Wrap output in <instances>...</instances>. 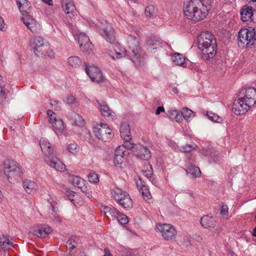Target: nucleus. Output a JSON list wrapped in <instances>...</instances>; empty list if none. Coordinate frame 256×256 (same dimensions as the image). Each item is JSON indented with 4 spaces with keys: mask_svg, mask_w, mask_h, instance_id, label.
I'll return each mask as SVG.
<instances>
[{
    "mask_svg": "<svg viewBox=\"0 0 256 256\" xmlns=\"http://www.w3.org/2000/svg\"><path fill=\"white\" fill-rule=\"evenodd\" d=\"M241 20L244 22L252 20V17L253 15L252 8H250L245 6L242 10L240 12Z\"/></svg>",
    "mask_w": 256,
    "mask_h": 256,
    "instance_id": "26",
    "label": "nucleus"
},
{
    "mask_svg": "<svg viewBox=\"0 0 256 256\" xmlns=\"http://www.w3.org/2000/svg\"><path fill=\"white\" fill-rule=\"evenodd\" d=\"M164 112V108L162 106H158L156 110V115H158L160 113V112Z\"/></svg>",
    "mask_w": 256,
    "mask_h": 256,
    "instance_id": "56",
    "label": "nucleus"
},
{
    "mask_svg": "<svg viewBox=\"0 0 256 256\" xmlns=\"http://www.w3.org/2000/svg\"><path fill=\"white\" fill-rule=\"evenodd\" d=\"M128 154V152L127 150H125V146H120L116 148L114 155L119 154L121 156H126Z\"/></svg>",
    "mask_w": 256,
    "mask_h": 256,
    "instance_id": "45",
    "label": "nucleus"
},
{
    "mask_svg": "<svg viewBox=\"0 0 256 256\" xmlns=\"http://www.w3.org/2000/svg\"><path fill=\"white\" fill-rule=\"evenodd\" d=\"M54 221L56 223H60L62 222V220L60 218L56 217L54 219Z\"/></svg>",
    "mask_w": 256,
    "mask_h": 256,
    "instance_id": "62",
    "label": "nucleus"
},
{
    "mask_svg": "<svg viewBox=\"0 0 256 256\" xmlns=\"http://www.w3.org/2000/svg\"><path fill=\"white\" fill-rule=\"evenodd\" d=\"M254 28L250 27L248 28L241 29L238 32V44L241 48H248L254 39Z\"/></svg>",
    "mask_w": 256,
    "mask_h": 256,
    "instance_id": "8",
    "label": "nucleus"
},
{
    "mask_svg": "<svg viewBox=\"0 0 256 256\" xmlns=\"http://www.w3.org/2000/svg\"><path fill=\"white\" fill-rule=\"evenodd\" d=\"M66 102L68 104H72L75 102V98L72 96H68L66 98Z\"/></svg>",
    "mask_w": 256,
    "mask_h": 256,
    "instance_id": "53",
    "label": "nucleus"
},
{
    "mask_svg": "<svg viewBox=\"0 0 256 256\" xmlns=\"http://www.w3.org/2000/svg\"><path fill=\"white\" fill-rule=\"evenodd\" d=\"M112 196L120 205L125 208H130L132 206V202L129 194L121 189L116 188L112 190Z\"/></svg>",
    "mask_w": 256,
    "mask_h": 256,
    "instance_id": "6",
    "label": "nucleus"
},
{
    "mask_svg": "<svg viewBox=\"0 0 256 256\" xmlns=\"http://www.w3.org/2000/svg\"><path fill=\"white\" fill-rule=\"evenodd\" d=\"M146 46L148 50L151 52H154L155 50L158 49L162 46L160 42L156 40H148Z\"/></svg>",
    "mask_w": 256,
    "mask_h": 256,
    "instance_id": "28",
    "label": "nucleus"
},
{
    "mask_svg": "<svg viewBox=\"0 0 256 256\" xmlns=\"http://www.w3.org/2000/svg\"><path fill=\"white\" fill-rule=\"evenodd\" d=\"M182 112L183 114V118L187 121L190 118L194 116V112L187 108H183Z\"/></svg>",
    "mask_w": 256,
    "mask_h": 256,
    "instance_id": "38",
    "label": "nucleus"
},
{
    "mask_svg": "<svg viewBox=\"0 0 256 256\" xmlns=\"http://www.w3.org/2000/svg\"><path fill=\"white\" fill-rule=\"evenodd\" d=\"M68 247L70 250L69 254L70 255H72L73 253L72 252V250L75 248V246L74 245L71 244L70 243H68Z\"/></svg>",
    "mask_w": 256,
    "mask_h": 256,
    "instance_id": "57",
    "label": "nucleus"
},
{
    "mask_svg": "<svg viewBox=\"0 0 256 256\" xmlns=\"http://www.w3.org/2000/svg\"><path fill=\"white\" fill-rule=\"evenodd\" d=\"M214 0H186L184 4V12L187 18L198 22L208 15Z\"/></svg>",
    "mask_w": 256,
    "mask_h": 256,
    "instance_id": "1",
    "label": "nucleus"
},
{
    "mask_svg": "<svg viewBox=\"0 0 256 256\" xmlns=\"http://www.w3.org/2000/svg\"><path fill=\"white\" fill-rule=\"evenodd\" d=\"M45 162L51 168L57 171L63 172L66 170V166L60 160L55 156L54 154L44 158Z\"/></svg>",
    "mask_w": 256,
    "mask_h": 256,
    "instance_id": "12",
    "label": "nucleus"
},
{
    "mask_svg": "<svg viewBox=\"0 0 256 256\" xmlns=\"http://www.w3.org/2000/svg\"><path fill=\"white\" fill-rule=\"evenodd\" d=\"M16 4L22 16L25 14L30 8V3L26 0H16Z\"/></svg>",
    "mask_w": 256,
    "mask_h": 256,
    "instance_id": "31",
    "label": "nucleus"
},
{
    "mask_svg": "<svg viewBox=\"0 0 256 256\" xmlns=\"http://www.w3.org/2000/svg\"><path fill=\"white\" fill-rule=\"evenodd\" d=\"M4 26V22L2 18L0 16V30H2Z\"/></svg>",
    "mask_w": 256,
    "mask_h": 256,
    "instance_id": "59",
    "label": "nucleus"
},
{
    "mask_svg": "<svg viewBox=\"0 0 256 256\" xmlns=\"http://www.w3.org/2000/svg\"><path fill=\"white\" fill-rule=\"evenodd\" d=\"M74 122L76 125L78 126H83L84 124V120L82 116L78 114H74Z\"/></svg>",
    "mask_w": 256,
    "mask_h": 256,
    "instance_id": "44",
    "label": "nucleus"
},
{
    "mask_svg": "<svg viewBox=\"0 0 256 256\" xmlns=\"http://www.w3.org/2000/svg\"><path fill=\"white\" fill-rule=\"evenodd\" d=\"M127 43L128 48L132 51V54H130L132 60L136 65H140L142 58L138 54L140 45L138 40L135 36L130 35L127 38Z\"/></svg>",
    "mask_w": 256,
    "mask_h": 256,
    "instance_id": "9",
    "label": "nucleus"
},
{
    "mask_svg": "<svg viewBox=\"0 0 256 256\" xmlns=\"http://www.w3.org/2000/svg\"><path fill=\"white\" fill-rule=\"evenodd\" d=\"M147 168H148V170H142V171L144 172V173H146V176H150L152 174V168L151 166H150L149 164H148L147 165Z\"/></svg>",
    "mask_w": 256,
    "mask_h": 256,
    "instance_id": "51",
    "label": "nucleus"
},
{
    "mask_svg": "<svg viewBox=\"0 0 256 256\" xmlns=\"http://www.w3.org/2000/svg\"><path fill=\"white\" fill-rule=\"evenodd\" d=\"M88 176V180L90 182L96 184L99 182L98 175L94 172L90 173Z\"/></svg>",
    "mask_w": 256,
    "mask_h": 256,
    "instance_id": "46",
    "label": "nucleus"
},
{
    "mask_svg": "<svg viewBox=\"0 0 256 256\" xmlns=\"http://www.w3.org/2000/svg\"><path fill=\"white\" fill-rule=\"evenodd\" d=\"M82 52L86 53V54H90L92 52V44L91 42L86 44L82 48H80Z\"/></svg>",
    "mask_w": 256,
    "mask_h": 256,
    "instance_id": "41",
    "label": "nucleus"
},
{
    "mask_svg": "<svg viewBox=\"0 0 256 256\" xmlns=\"http://www.w3.org/2000/svg\"><path fill=\"white\" fill-rule=\"evenodd\" d=\"M99 110L102 114L108 120H112L115 116L113 112L104 102H98Z\"/></svg>",
    "mask_w": 256,
    "mask_h": 256,
    "instance_id": "20",
    "label": "nucleus"
},
{
    "mask_svg": "<svg viewBox=\"0 0 256 256\" xmlns=\"http://www.w3.org/2000/svg\"><path fill=\"white\" fill-rule=\"evenodd\" d=\"M194 150V148L190 144H186L181 148V150L184 152H190Z\"/></svg>",
    "mask_w": 256,
    "mask_h": 256,
    "instance_id": "49",
    "label": "nucleus"
},
{
    "mask_svg": "<svg viewBox=\"0 0 256 256\" xmlns=\"http://www.w3.org/2000/svg\"><path fill=\"white\" fill-rule=\"evenodd\" d=\"M40 145L44 155V157H46L54 154V148L52 146V144L46 138H42L40 140Z\"/></svg>",
    "mask_w": 256,
    "mask_h": 256,
    "instance_id": "18",
    "label": "nucleus"
},
{
    "mask_svg": "<svg viewBox=\"0 0 256 256\" xmlns=\"http://www.w3.org/2000/svg\"><path fill=\"white\" fill-rule=\"evenodd\" d=\"M183 114L182 111H179V114H177L174 120L178 122H181L182 120Z\"/></svg>",
    "mask_w": 256,
    "mask_h": 256,
    "instance_id": "50",
    "label": "nucleus"
},
{
    "mask_svg": "<svg viewBox=\"0 0 256 256\" xmlns=\"http://www.w3.org/2000/svg\"><path fill=\"white\" fill-rule=\"evenodd\" d=\"M250 46H253L254 48L256 47V39H254L250 44Z\"/></svg>",
    "mask_w": 256,
    "mask_h": 256,
    "instance_id": "61",
    "label": "nucleus"
},
{
    "mask_svg": "<svg viewBox=\"0 0 256 256\" xmlns=\"http://www.w3.org/2000/svg\"><path fill=\"white\" fill-rule=\"evenodd\" d=\"M156 13V10L153 6H149L145 10V14L148 18H151L154 16Z\"/></svg>",
    "mask_w": 256,
    "mask_h": 256,
    "instance_id": "39",
    "label": "nucleus"
},
{
    "mask_svg": "<svg viewBox=\"0 0 256 256\" xmlns=\"http://www.w3.org/2000/svg\"><path fill=\"white\" fill-rule=\"evenodd\" d=\"M192 162L190 161L186 166V172L190 174L192 178H198L201 175V172L198 166L192 164Z\"/></svg>",
    "mask_w": 256,
    "mask_h": 256,
    "instance_id": "23",
    "label": "nucleus"
},
{
    "mask_svg": "<svg viewBox=\"0 0 256 256\" xmlns=\"http://www.w3.org/2000/svg\"><path fill=\"white\" fill-rule=\"evenodd\" d=\"M44 3L48 4V6H52L53 5L52 0H42Z\"/></svg>",
    "mask_w": 256,
    "mask_h": 256,
    "instance_id": "58",
    "label": "nucleus"
},
{
    "mask_svg": "<svg viewBox=\"0 0 256 256\" xmlns=\"http://www.w3.org/2000/svg\"><path fill=\"white\" fill-rule=\"evenodd\" d=\"M12 242L6 236H0V250L6 251L8 250Z\"/></svg>",
    "mask_w": 256,
    "mask_h": 256,
    "instance_id": "29",
    "label": "nucleus"
},
{
    "mask_svg": "<svg viewBox=\"0 0 256 256\" xmlns=\"http://www.w3.org/2000/svg\"><path fill=\"white\" fill-rule=\"evenodd\" d=\"M200 222L204 228L208 229L215 228L216 232L220 230V227L216 226V220L212 216H204L200 218Z\"/></svg>",
    "mask_w": 256,
    "mask_h": 256,
    "instance_id": "16",
    "label": "nucleus"
},
{
    "mask_svg": "<svg viewBox=\"0 0 256 256\" xmlns=\"http://www.w3.org/2000/svg\"><path fill=\"white\" fill-rule=\"evenodd\" d=\"M69 181L75 186L81 188L84 182L82 178L79 176H72L69 177Z\"/></svg>",
    "mask_w": 256,
    "mask_h": 256,
    "instance_id": "33",
    "label": "nucleus"
},
{
    "mask_svg": "<svg viewBox=\"0 0 256 256\" xmlns=\"http://www.w3.org/2000/svg\"><path fill=\"white\" fill-rule=\"evenodd\" d=\"M102 36L110 43H112L115 40L114 30L110 25H108L101 32Z\"/></svg>",
    "mask_w": 256,
    "mask_h": 256,
    "instance_id": "19",
    "label": "nucleus"
},
{
    "mask_svg": "<svg viewBox=\"0 0 256 256\" xmlns=\"http://www.w3.org/2000/svg\"><path fill=\"white\" fill-rule=\"evenodd\" d=\"M198 48L206 60L212 58L216 53V41L214 36L208 32H202L198 37Z\"/></svg>",
    "mask_w": 256,
    "mask_h": 256,
    "instance_id": "2",
    "label": "nucleus"
},
{
    "mask_svg": "<svg viewBox=\"0 0 256 256\" xmlns=\"http://www.w3.org/2000/svg\"><path fill=\"white\" fill-rule=\"evenodd\" d=\"M120 132L122 138L124 141H129L132 139L130 126L127 122H123L121 124Z\"/></svg>",
    "mask_w": 256,
    "mask_h": 256,
    "instance_id": "22",
    "label": "nucleus"
},
{
    "mask_svg": "<svg viewBox=\"0 0 256 256\" xmlns=\"http://www.w3.org/2000/svg\"><path fill=\"white\" fill-rule=\"evenodd\" d=\"M108 55L112 60H116L125 58L127 55V52L124 48H116L113 50H110L108 52Z\"/></svg>",
    "mask_w": 256,
    "mask_h": 256,
    "instance_id": "21",
    "label": "nucleus"
},
{
    "mask_svg": "<svg viewBox=\"0 0 256 256\" xmlns=\"http://www.w3.org/2000/svg\"><path fill=\"white\" fill-rule=\"evenodd\" d=\"M22 20L32 32L36 33L40 30L39 24L28 12L22 16Z\"/></svg>",
    "mask_w": 256,
    "mask_h": 256,
    "instance_id": "14",
    "label": "nucleus"
},
{
    "mask_svg": "<svg viewBox=\"0 0 256 256\" xmlns=\"http://www.w3.org/2000/svg\"><path fill=\"white\" fill-rule=\"evenodd\" d=\"M253 236H256V226L255 227V228H254V231H253Z\"/></svg>",
    "mask_w": 256,
    "mask_h": 256,
    "instance_id": "64",
    "label": "nucleus"
},
{
    "mask_svg": "<svg viewBox=\"0 0 256 256\" xmlns=\"http://www.w3.org/2000/svg\"><path fill=\"white\" fill-rule=\"evenodd\" d=\"M4 174L11 183L14 182L21 176L22 170L19 164L12 160L8 159L4 162Z\"/></svg>",
    "mask_w": 256,
    "mask_h": 256,
    "instance_id": "4",
    "label": "nucleus"
},
{
    "mask_svg": "<svg viewBox=\"0 0 256 256\" xmlns=\"http://www.w3.org/2000/svg\"><path fill=\"white\" fill-rule=\"evenodd\" d=\"M104 256H112L110 252L108 250L107 248L104 249Z\"/></svg>",
    "mask_w": 256,
    "mask_h": 256,
    "instance_id": "60",
    "label": "nucleus"
},
{
    "mask_svg": "<svg viewBox=\"0 0 256 256\" xmlns=\"http://www.w3.org/2000/svg\"><path fill=\"white\" fill-rule=\"evenodd\" d=\"M244 95L256 101V88H248L245 89Z\"/></svg>",
    "mask_w": 256,
    "mask_h": 256,
    "instance_id": "37",
    "label": "nucleus"
},
{
    "mask_svg": "<svg viewBox=\"0 0 256 256\" xmlns=\"http://www.w3.org/2000/svg\"><path fill=\"white\" fill-rule=\"evenodd\" d=\"M177 114H179V111L176 110H170L168 111L167 114L169 118L172 120H174Z\"/></svg>",
    "mask_w": 256,
    "mask_h": 256,
    "instance_id": "47",
    "label": "nucleus"
},
{
    "mask_svg": "<svg viewBox=\"0 0 256 256\" xmlns=\"http://www.w3.org/2000/svg\"><path fill=\"white\" fill-rule=\"evenodd\" d=\"M93 132L98 139L104 141L109 140L112 137L111 130L106 124H97L93 128Z\"/></svg>",
    "mask_w": 256,
    "mask_h": 256,
    "instance_id": "10",
    "label": "nucleus"
},
{
    "mask_svg": "<svg viewBox=\"0 0 256 256\" xmlns=\"http://www.w3.org/2000/svg\"><path fill=\"white\" fill-rule=\"evenodd\" d=\"M117 220L121 224H124L128 222V218L126 214L120 212L116 218Z\"/></svg>",
    "mask_w": 256,
    "mask_h": 256,
    "instance_id": "42",
    "label": "nucleus"
},
{
    "mask_svg": "<svg viewBox=\"0 0 256 256\" xmlns=\"http://www.w3.org/2000/svg\"><path fill=\"white\" fill-rule=\"evenodd\" d=\"M78 42L80 48H82V46H84L86 44L90 42L88 37L84 33L79 34L78 36Z\"/></svg>",
    "mask_w": 256,
    "mask_h": 256,
    "instance_id": "34",
    "label": "nucleus"
},
{
    "mask_svg": "<svg viewBox=\"0 0 256 256\" xmlns=\"http://www.w3.org/2000/svg\"><path fill=\"white\" fill-rule=\"evenodd\" d=\"M66 150L72 155L76 154L79 151L78 146L75 143H71L67 146Z\"/></svg>",
    "mask_w": 256,
    "mask_h": 256,
    "instance_id": "36",
    "label": "nucleus"
},
{
    "mask_svg": "<svg viewBox=\"0 0 256 256\" xmlns=\"http://www.w3.org/2000/svg\"><path fill=\"white\" fill-rule=\"evenodd\" d=\"M30 46L33 49L34 54L38 57L53 56L54 52L50 49L48 42L40 36H34L29 41Z\"/></svg>",
    "mask_w": 256,
    "mask_h": 256,
    "instance_id": "3",
    "label": "nucleus"
},
{
    "mask_svg": "<svg viewBox=\"0 0 256 256\" xmlns=\"http://www.w3.org/2000/svg\"><path fill=\"white\" fill-rule=\"evenodd\" d=\"M172 62L176 65L183 66L186 62V59L182 54L174 53L172 56Z\"/></svg>",
    "mask_w": 256,
    "mask_h": 256,
    "instance_id": "30",
    "label": "nucleus"
},
{
    "mask_svg": "<svg viewBox=\"0 0 256 256\" xmlns=\"http://www.w3.org/2000/svg\"><path fill=\"white\" fill-rule=\"evenodd\" d=\"M65 13L69 15V17L72 18L76 15V8L73 2L68 0L66 2L64 6H62Z\"/></svg>",
    "mask_w": 256,
    "mask_h": 256,
    "instance_id": "24",
    "label": "nucleus"
},
{
    "mask_svg": "<svg viewBox=\"0 0 256 256\" xmlns=\"http://www.w3.org/2000/svg\"><path fill=\"white\" fill-rule=\"evenodd\" d=\"M86 72L94 82H100L104 80V76L100 70L94 66H86Z\"/></svg>",
    "mask_w": 256,
    "mask_h": 256,
    "instance_id": "13",
    "label": "nucleus"
},
{
    "mask_svg": "<svg viewBox=\"0 0 256 256\" xmlns=\"http://www.w3.org/2000/svg\"><path fill=\"white\" fill-rule=\"evenodd\" d=\"M104 214H108L114 218H116L117 216L120 214V212L114 208H110L106 206L104 208Z\"/></svg>",
    "mask_w": 256,
    "mask_h": 256,
    "instance_id": "35",
    "label": "nucleus"
},
{
    "mask_svg": "<svg viewBox=\"0 0 256 256\" xmlns=\"http://www.w3.org/2000/svg\"><path fill=\"white\" fill-rule=\"evenodd\" d=\"M52 230L46 225H38L32 228L30 233L40 238H44L52 232Z\"/></svg>",
    "mask_w": 256,
    "mask_h": 256,
    "instance_id": "15",
    "label": "nucleus"
},
{
    "mask_svg": "<svg viewBox=\"0 0 256 256\" xmlns=\"http://www.w3.org/2000/svg\"><path fill=\"white\" fill-rule=\"evenodd\" d=\"M22 185L26 192L29 194L34 193L38 188L37 184L34 182L28 180H24Z\"/></svg>",
    "mask_w": 256,
    "mask_h": 256,
    "instance_id": "25",
    "label": "nucleus"
},
{
    "mask_svg": "<svg viewBox=\"0 0 256 256\" xmlns=\"http://www.w3.org/2000/svg\"><path fill=\"white\" fill-rule=\"evenodd\" d=\"M124 156L119 154L114 155V162L116 166H119L120 167H122V163L124 162Z\"/></svg>",
    "mask_w": 256,
    "mask_h": 256,
    "instance_id": "40",
    "label": "nucleus"
},
{
    "mask_svg": "<svg viewBox=\"0 0 256 256\" xmlns=\"http://www.w3.org/2000/svg\"><path fill=\"white\" fill-rule=\"evenodd\" d=\"M134 152L136 156L142 160H148L151 156L149 150L142 145L136 146V150H134Z\"/></svg>",
    "mask_w": 256,
    "mask_h": 256,
    "instance_id": "17",
    "label": "nucleus"
},
{
    "mask_svg": "<svg viewBox=\"0 0 256 256\" xmlns=\"http://www.w3.org/2000/svg\"><path fill=\"white\" fill-rule=\"evenodd\" d=\"M68 63L72 68H78L80 66L82 60L80 58L76 56H72L68 58Z\"/></svg>",
    "mask_w": 256,
    "mask_h": 256,
    "instance_id": "32",
    "label": "nucleus"
},
{
    "mask_svg": "<svg viewBox=\"0 0 256 256\" xmlns=\"http://www.w3.org/2000/svg\"><path fill=\"white\" fill-rule=\"evenodd\" d=\"M47 114L49 118L50 124L52 126L54 132L57 134L61 133L64 128L62 120L58 118L56 114L51 110L47 112Z\"/></svg>",
    "mask_w": 256,
    "mask_h": 256,
    "instance_id": "11",
    "label": "nucleus"
},
{
    "mask_svg": "<svg viewBox=\"0 0 256 256\" xmlns=\"http://www.w3.org/2000/svg\"><path fill=\"white\" fill-rule=\"evenodd\" d=\"M206 116L212 121L220 122L222 120L220 116L212 112H207Z\"/></svg>",
    "mask_w": 256,
    "mask_h": 256,
    "instance_id": "43",
    "label": "nucleus"
},
{
    "mask_svg": "<svg viewBox=\"0 0 256 256\" xmlns=\"http://www.w3.org/2000/svg\"><path fill=\"white\" fill-rule=\"evenodd\" d=\"M6 94L5 92V90L4 88H2L0 89V99H6Z\"/></svg>",
    "mask_w": 256,
    "mask_h": 256,
    "instance_id": "54",
    "label": "nucleus"
},
{
    "mask_svg": "<svg viewBox=\"0 0 256 256\" xmlns=\"http://www.w3.org/2000/svg\"><path fill=\"white\" fill-rule=\"evenodd\" d=\"M140 184H139L138 182H137V186L139 189V191L141 193L144 199L146 201H148L151 198V194L146 186L144 184H142V182L140 180Z\"/></svg>",
    "mask_w": 256,
    "mask_h": 256,
    "instance_id": "27",
    "label": "nucleus"
},
{
    "mask_svg": "<svg viewBox=\"0 0 256 256\" xmlns=\"http://www.w3.org/2000/svg\"><path fill=\"white\" fill-rule=\"evenodd\" d=\"M228 207L227 206H222L221 208L220 214L222 215H226L228 213Z\"/></svg>",
    "mask_w": 256,
    "mask_h": 256,
    "instance_id": "52",
    "label": "nucleus"
},
{
    "mask_svg": "<svg viewBox=\"0 0 256 256\" xmlns=\"http://www.w3.org/2000/svg\"><path fill=\"white\" fill-rule=\"evenodd\" d=\"M156 230L160 232L162 238L166 240H172L176 238L177 232L174 227L170 224H158L156 226Z\"/></svg>",
    "mask_w": 256,
    "mask_h": 256,
    "instance_id": "7",
    "label": "nucleus"
},
{
    "mask_svg": "<svg viewBox=\"0 0 256 256\" xmlns=\"http://www.w3.org/2000/svg\"><path fill=\"white\" fill-rule=\"evenodd\" d=\"M256 104V100L244 94L243 97L234 102L232 111L236 115L243 114Z\"/></svg>",
    "mask_w": 256,
    "mask_h": 256,
    "instance_id": "5",
    "label": "nucleus"
},
{
    "mask_svg": "<svg viewBox=\"0 0 256 256\" xmlns=\"http://www.w3.org/2000/svg\"><path fill=\"white\" fill-rule=\"evenodd\" d=\"M125 146V150H133V152L136 150V146L134 144H132L129 142V141H125L124 144L122 145Z\"/></svg>",
    "mask_w": 256,
    "mask_h": 256,
    "instance_id": "48",
    "label": "nucleus"
},
{
    "mask_svg": "<svg viewBox=\"0 0 256 256\" xmlns=\"http://www.w3.org/2000/svg\"><path fill=\"white\" fill-rule=\"evenodd\" d=\"M252 39H256V28H254V35L252 36Z\"/></svg>",
    "mask_w": 256,
    "mask_h": 256,
    "instance_id": "63",
    "label": "nucleus"
},
{
    "mask_svg": "<svg viewBox=\"0 0 256 256\" xmlns=\"http://www.w3.org/2000/svg\"><path fill=\"white\" fill-rule=\"evenodd\" d=\"M50 104L52 105V106H54V108L56 110H58L59 108H60V103L56 102V101H55V100H53V101H51L50 102Z\"/></svg>",
    "mask_w": 256,
    "mask_h": 256,
    "instance_id": "55",
    "label": "nucleus"
}]
</instances>
